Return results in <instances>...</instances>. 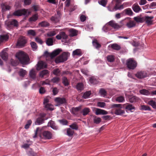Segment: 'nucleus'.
<instances>
[{"instance_id":"1","label":"nucleus","mask_w":156,"mask_h":156,"mask_svg":"<svg viewBox=\"0 0 156 156\" xmlns=\"http://www.w3.org/2000/svg\"><path fill=\"white\" fill-rule=\"evenodd\" d=\"M16 57L22 64L27 65L29 63V58L28 56L24 52L20 51L16 53Z\"/></svg>"},{"instance_id":"2","label":"nucleus","mask_w":156,"mask_h":156,"mask_svg":"<svg viewBox=\"0 0 156 156\" xmlns=\"http://www.w3.org/2000/svg\"><path fill=\"white\" fill-rule=\"evenodd\" d=\"M121 0H112V2L108 6V10L112 12L118 9H121L123 8V5H120Z\"/></svg>"},{"instance_id":"3","label":"nucleus","mask_w":156,"mask_h":156,"mask_svg":"<svg viewBox=\"0 0 156 156\" xmlns=\"http://www.w3.org/2000/svg\"><path fill=\"white\" fill-rule=\"evenodd\" d=\"M126 65L128 69L133 70L136 67L137 63L134 58H131L127 60Z\"/></svg>"},{"instance_id":"4","label":"nucleus","mask_w":156,"mask_h":156,"mask_svg":"<svg viewBox=\"0 0 156 156\" xmlns=\"http://www.w3.org/2000/svg\"><path fill=\"white\" fill-rule=\"evenodd\" d=\"M27 42V38L25 36H21L18 40L16 45L20 48H22L26 46Z\"/></svg>"},{"instance_id":"5","label":"nucleus","mask_w":156,"mask_h":156,"mask_svg":"<svg viewBox=\"0 0 156 156\" xmlns=\"http://www.w3.org/2000/svg\"><path fill=\"white\" fill-rule=\"evenodd\" d=\"M123 21L126 23V26L128 28H133L136 26V23L130 17H127Z\"/></svg>"},{"instance_id":"6","label":"nucleus","mask_w":156,"mask_h":156,"mask_svg":"<svg viewBox=\"0 0 156 156\" xmlns=\"http://www.w3.org/2000/svg\"><path fill=\"white\" fill-rule=\"evenodd\" d=\"M61 51L62 50L59 49L54 50L51 53L46 51L44 52V55L47 58L50 57L51 58H52L58 55Z\"/></svg>"},{"instance_id":"7","label":"nucleus","mask_w":156,"mask_h":156,"mask_svg":"<svg viewBox=\"0 0 156 156\" xmlns=\"http://www.w3.org/2000/svg\"><path fill=\"white\" fill-rule=\"evenodd\" d=\"M67 59L68 56L67 53L66 52H64L57 57L55 61L56 63L62 62L66 61L67 60Z\"/></svg>"},{"instance_id":"8","label":"nucleus","mask_w":156,"mask_h":156,"mask_svg":"<svg viewBox=\"0 0 156 156\" xmlns=\"http://www.w3.org/2000/svg\"><path fill=\"white\" fill-rule=\"evenodd\" d=\"M55 101L57 104V105H60L63 104H66L67 103V100L64 97H57L55 98Z\"/></svg>"},{"instance_id":"9","label":"nucleus","mask_w":156,"mask_h":156,"mask_svg":"<svg viewBox=\"0 0 156 156\" xmlns=\"http://www.w3.org/2000/svg\"><path fill=\"white\" fill-rule=\"evenodd\" d=\"M18 26V23L16 20H12L7 23V27L10 28H12L13 27H17Z\"/></svg>"},{"instance_id":"10","label":"nucleus","mask_w":156,"mask_h":156,"mask_svg":"<svg viewBox=\"0 0 156 156\" xmlns=\"http://www.w3.org/2000/svg\"><path fill=\"white\" fill-rule=\"evenodd\" d=\"M27 12V10L24 9L21 10H18L15 11L12 14L15 16H20L25 15Z\"/></svg>"},{"instance_id":"11","label":"nucleus","mask_w":156,"mask_h":156,"mask_svg":"<svg viewBox=\"0 0 156 156\" xmlns=\"http://www.w3.org/2000/svg\"><path fill=\"white\" fill-rule=\"evenodd\" d=\"M135 75L139 79H142L147 77V74L145 71H140L136 74Z\"/></svg>"},{"instance_id":"12","label":"nucleus","mask_w":156,"mask_h":156,"mask_svg":"<svg viewBox=\"0 0 156 156\" xmlns=\"http://www.w3.org/2000/svg\"><path fill=\"white\" fill-rule=\"evenodd\" d=\"M123 108H124L126 110L127 112H133V110H134L135 108L132 105L129 104L127 103L123 105Z\"/></svg>"},{"instance_id":"13","label":"nucleus","mask_w":156,"mask_h":156,"mask_svg":"<svg viewBox=\"0 0 156 156\" xmlns=\"http://www.w3.org/2000/svg\"><path fill=\"white\" fill-rule=\"evenodd\" d=\"M108 24L112 28L115 29H118L120 28L122 26V25H119L114 20H112L108 23Z\"/></svg>"},{"instance_id":"14","label":"nucleus","mask_w":156,"mask_h":156,"mask_svg":"<svg viewBox=\"0 0 156 156\" xmlns=\"http://www.w3.org/2000/svg\"><path fill=\"white\" fill-rule=\"evenodd\" d=\"M94 112L97 115H105L108 113V112L105 110L98 108H95Z\"/></svg>"},{"instance_id":"15","label":"nucleus","mask_w":156,"mask_h":156,"mask_svg":"<svg viewBox=\"0 0 156 156\" xmlns=\"http://www.w3.org/2000/svg\"><path fill=\"white\" fill-rule=\"evenodd\" d=\"M154 17L153 16H146L144 17V22L145 21L146 23L148 25H150L152 24Z\"/></svg>"},{"instance_id":"16","label":"nucleus","mask_w":156,"mask_h":156,"mask_svg":"<svg viewBox=\"0 0 156 156\" xmlns=\"http://www.w3.org/2000/svg\"><path fill=\"white\" fill-rule=\"evenodd\" d=\"M115 113L117 115H120L124 116H127L125 111L120 108H116L115 111Z\"/></svg>"},{"instance_id":"17","label":"nucleus","mask_w":156,"mask_h":156,"mask_svg":"<svg viewBox=\"0 0 156 156\" xmlns=\"http://www.w3.org/2000/svg\"><path fill=\"white\" fill-rule=\"evenodd\" d=\"M47 67V65L43 61L39 62L37 64V69L40 70L41 69L46 68Z\"/></svg>"},{"instance_id":"18","label":"nucleus","mask_w":156,"mask_h":156,"mask_svg":"<svg viewBox=\"0 0 156 156\" xmlns=\"http://www.w3.org/2000/svg\"><path fill=\"white\" fill-rule=\"evenodd\" d=\"M43 136L44 138L45 139H50L51 138L52 134L50 132L45 131L43 133Z\"/></svg>"},{"instance_id":"19","label":"nucleus","mask_w":156,"mask_h":156,"mask_svg":"<svg viewBox=\"0 0 156 156\" xmlns=\"http://www.w3.org/2000/svg\"><path fill=\"white\" fill-rule=\"evenodd\" d=\"M132 8L133 11L136 13H138L142 10L137 3H135L133 5Z\"/></svg>"},{"instance_id":"20","label":"nucleus","mask_w":156,"mask_h":156,"mask_svg":"<svg viewBox=\"0 0 156 156\" xmlns=\"http://www.w3.org/2000/svg\"><path fill=\"white\" fill-rule=\"evenodd\" d=\"M37 74L36 70L34 69H32L30 72L29 75L30 77L33 80L35 79Z\"/></svg>"},{"instance_id":"21","label":"nucleus","mask_w":156,"mask_h":156,"mask_svg":"<svg viewBox=\"0 0 156 156\" xmlns=\"http://www.w3.org/2000/svg\"><path fill=\"white\" fill-rule=\"evenodd\" d=\"M109 47H110L113 50L119 51L121 49V46L116 43H114L111 44L109 45Z\"/></svg>"},{"instance_id":"22","label":"nucleus","mask_w":156,"mask_h":156,"mask_svg":"<svg viewBox=\"0 0 156 156\" xmlns=\"http://www.w3.org/2000/svg\"><path fill=\"white\" fill-rule=\"evenodd\" d=\"M35 31L33 30H29L27 31V35L30 37H34L36 35Z\"/></svg>"},{"instance_id":"23","label":"nucleus","mask_w":156,"mask_h":156,"mask_svg":"<svg viewBox=\"0 0 156 156\" xmlns=\"http://www.w3.org/2000/svg\"><path fill=\"white\" fill-rule=\"evenodd\" d=\"M50 23L47 21H42L38 23L39 26L43 27H48L50 26Z\"/></svg>"},{"instance_id":"24","label":"nucleus","mask_w":156,"mask_h":156,"mask_svg":"<svg viewBox=\"0 0 156 156\" xmlns=\"http://www.w3.org/2000/svg\"><path fill=\"white\" fill-rule=\"evenodd\" d=\"M81 109V106L76 107H73L72 109V113L75 115L77 114Z\"/></svg>"},{"instance_id":"25","label":"nucleus","mask_w":156,"mask_h":156,"mask_svg":"<svg viewBox=\"0 0 156 156\" xmlns=\"http://www.w3.org/2000/svg\"><path fill=\"white\" fill-rule=\"evenodd\" d=\"M133 19L136 22L142 23L144 22V17H141L139 16L135 17Z\"/></svg>"},{"instance_id":"26","label":"nucleus","mask_w":156,"mask_h":156,"mask_svg":"<svg viewBox=\"0 0 156 156\" xmlns=\"http://www.w3.org/2000/svg\"><path fill=\"white\" fill-rule=\"evenodd\" d=\"M91 94V91H87L84 92L82 98L86 99L90 98V96Z\"/></svg>"},{"instance_id":"27","label":"nucleus","mask_w":156,"mask_h":156,"mask_svg":"<svg viewBox=\"0 0 156 156\" xmlns=\"http://www.w3.org/2000/svg\"><path fill=\"white\" fill-rule=\"evenodd\" d=\"M73 55H78V56H80L82 55L81 51L80 49H77L74 51L73 52Z\"/></svg>"},{"instance_id":"28","label":"nucleus","mask_w":156,"mask_h":156,"mask_svg":"<svg viewBox=\"0 0 156 156\" xmlns=\"http://www.w3.org/2000/svg\"><path fill=\"white\" fill-rule=\"evenodd\" d=\"M90 112V109L89 108H85L83 109L81 113L82 114L83 116H85L87 115Z\"/></svg>"},{"instance_id":"29","label":"nucleus","mask_w":156,"mask_h":156,"mask_svg":"<svg viewBox=\"0 0 156 156\" xmlns=\"http://www.w3.org/2000/svg\"><path fill=\"white\" fill-rule=\"evenodd\" d=\"M124 12L125 14L130 16H132L133 14L132 10L130 8L125 9L124 11Z\"/></svg>"},{"instance_id":"30","label":"nucleus","mask_w":156,"mask_h":156,"mask_svg":"<svg viewBox=\"0 0 156 156\" xmlns=\"http://www.w3.org/2000/svg\"><path fill=\"white\" fill-rule=\"evenodd\" d=\"M89 81L91 84L92 85L96 84L98 83V80L95 78L94 76H92L90 78Z\"/></svg>"},{"instance_id":"31","label":"nucleus","mask_w":156,"mask_h":156,"mask_svg":"<svg viewBox=\"0 0 156 156\" xmlns=\"http://www.w3.org/2000/svg\"><path fill=\"white\" fill-rule=\"evenodd\" d=\"M49 72L48 70H44L40 73V76L43 78L45 76H47Z\"/></svg>"},{"instance_id":"32","label":"nucleus","mask_w":156,"mask_h":156,"mask_svg":"<svg viewBox=\"0 0 156 156\" xmlns=\"http://www.w3.org/2000/svg\"><path fill=\"white\" fill-rule=\"evenodd\" d=\"M76 88L78 91H81L84 89V85L82 83H79L76 85Z\"/></svg>"},{"instance_id":"33","label":"nucleus","mask_w":156,"mask_h":156,"mask_svg":"<svg viewBox=\"0 0 156 156\" xmlns=\"http://www.w3.org/2000/svg\"><path fill=\"white\" fill-rule=\"evenodd\" d=\"M1 56L3 60H6L8 58V54L6 52L3 51L1 53Z\"/></svg>"},{"instance_id":"34","label":"nucleus","mask_w":156,"mask_h":156,"mask_svg":"<svg viewBox=\"0 0 156 156\" xmlns=\"http://www.w3.org/2000/svg\"><path fill=\"white\" fill-rule=\"evenodd\" d=\"M45 119L43 118H37L35 122L36 125H40L44 122Z\"/></svg>"},{"instance_id":"35","label":"nucleus","mask_w":156,"mask_h":156,"mask_svg":"<svg viewBox=\"0 0 156 156\" xmlns=\"http://www.w3.org/2000/svg\"><path fill=\"white\" fill-rule=\"evenodd\" d=\"M92 44L93 46L97 49L100 48L101 46V44L99 43L96 39H94L93 41Z\"/></svg>"},{"instance_id":"36","label":"nucleus","mask_w":156,"mask_h":156,"mask_svg":"<svg viewBox=\"0 0 156 156\" xmlns=\"http://www.w3.org/2000/svg\"><path fill=\"white\" fill-rule=\"evenodd\" d=\"M140 92L141 94L145 95H151V93L148 90L145 89L140 90Z\"/></svg>"},{"instance_id":"37","label":"nucleus","mask_w":156,"mask_h":156,"mask_svg":"<svg viewBox=\"0 0 156 156\" xmlns=\"http://www.w3.org/2000/svg\"><path fill=\"white\" fill-rule=\"evenodd\" d=\"M46 106H45V105L44 106V108L47 110L52 111L54 109V106L52 104L49 103Z\"/></svg>"},{"instance_id":"38","label":"nucleus","mask_w":156,"mask_h":156,"mask_svg":"<svg viewBox=\"0 0 156 156\" xmlns=\"http://www.w3.org/2000/svg\"><path fill=\"white\" fill-rule=\"evenodd\" d=\"M27 73L26 70L23 69H20L19 72V75L23 77H24L25 75L27 74Z\"/></svg>"},{"instance_id":"39","label":"nucleus","mask_w":156,"mask_h":156,"mask_svg":"<svg viewBox=\"0 0 156 156\" xmlns=\"http://www.w3.org/2000/svg\"><path fill=\"white\" fill-rule=\"evenodd\" d=\"M77 31L74 29H71L69 30V35L73 37L77 35Z\"/></svg>"},{"instance_id":"40","label":"nucleus","mask_w":156,"mask_h":156,"mask_svg":"<svg viewBox=\"0 0 156 156\" xmlns=\"http://www.w3.org/2000/svg\"><path fill=\"white\" fill-rule=\"evenodd\" d=\"M138 100V98L135 96H130L129 98V101L131 103H133L136 102Z\"/></svg>"},{"instance_id":"41","label":"nucleus","mask_w":156,"mask_h":156,"mask_svg":"<svg viewBox=\"0 0 156 156\" xmlns=\"http://www.w3.org/2000/svg\"><path fill=\"white\" fill-rule=\"evenodd\" d=\"M53 41L52 38H47L46 41V44L48 46H51L53 45Z\"/></svg>"},{"instance_id":"42","label":"nucleus","mask_w":156,"mask_h":156,"mask_svg":"<svg viewBox=\"0 0 156 156\" xmlns=\"http://www.w3.org/2000/svg\"><path fill=\"white\" fill-rule=\"evenodd\" d=\"M60 80L59 77H55L52 78L49 81V83L52 82L54 83H57L59 82Z\"/></svg>"},{"instance_id":"43","label":"nucleus","mask_w":156,"mask_h":156,"mask_svg":"<svg viewBox=\"0 0 156 156\" xmlns=\"http://www.w3.org/2000/svg\"><path fill=\"white\" fill-rule=\"evenodd\" d=\"M9 39V37L7 35H0V41L2 42L3 41H7Z\"/></svg>"},{"instance_id":"44","label":"nucleus","mask_w":156,"mask_h":156,"mask_svg":"<svg viewBox=\"0 0 156 156\" xmlns=\"http://www.w3.org/2000/svg\"><path fill=\"white\" fill-rule=\"evenodd\" d=\"M51 20L54 23H56L59 20V17L57 16H52L51 18Z\"/></svg>"},{"instance_id":"45","label":"nucleus","mask_w":156,"mask_h":156,"mask_svg":"<svg viewBox=\"0 0 156 156\" xmlns=\"http://www.w3.org/2000/svg\"><path fill=\"white\" fill-rule=\"evenodd\" d=\"M148 104L151 105L154 108L156 109V103L153 100H151L149 101Z\"/></svg>"},{"instance_id":"46","label":"nucleus","mask_w":156,"mask_h":156,"mask_svg":"<svg viewBox=\"0 0 156 156\" xmlns=\"http://www.w3.org/2000/svg\"><path fill=\"white\" fill-rule=\"evenodd\" d=\"M107 59L108 61L110 62H113L115 60V58L113 55H111L107 56Z\"/></svg>"},{"instance_id":"47","label":"nucleus","mask_w":156,"mask_h":156,"mask_svg":"<svg viewBox=\"0 0 156 156\" xmlns=\"http://www.w3.org/2000/svg\"><path fill=\"white\" fill-rule=\"evenodd\" d=\"M38 18V16L37 14H35L33 15L32 17L30 18L29 20L30 21H36Z\"/></svg>"},{"instance_id":"48","label":"nucleus","mask_w":156,"mask_h":156,"mask_svg":"<svg viewBox=\"0 0 156 156\" xmlns=\"http://www.w3.org/2000/svg\"><path fill=\"white\" fill-rule=\"evenodd\" d=\"M74 133V131L70 128H68L67 130V135L69 136H72Z\"/></svg>"},{"instance_id":"49","label":"nucleus","mask_w":156,"mask_h":156,"mask_svg":"<svg viewBox=\"0 0 156 156\" xmlns=\"http://www.w3.org/2000/svg\"><path fill=\"white\" fill-rule=\"evenodd\" d=\"M48 125L53 129L56 130L57 129V127L55 125L53 121H49L48 123Z\"/></svg>"},{"instance_id":"50","label":"nucleus","mask_w":156,"mask_h":156,"mask_svg":"<svg viewBox=\"0 0 156 156\" xmlns=\"http://www.w3.org/2000/svg\"><path fill=\"white\" fill-rule=\"evenodd\" d=\"M62 83L65 86H67L69 84L68 80L66 77L62 78Z\"/></svg>"},{"instance_id":"51","label":"nucleus","mask_w":156,"mask_h":156,"mask_svg":"<svg viewBox=\"0 0 156 156\" xmlns=\"http://www.w3.org/2000/svg\"><path fill=\"white\" fill-rule=\"evenodd\" d=\"M49 98L50 97H47L44 99L43 103L44 106L45 105V106H46L47 105H48L47 104L49 103Z\"/></svg>"},{"instance_id":"52","label":"nucleus","mask_w":156,"mask_h":156,"mask_svg":"<svg viewBox=\"0 0 156 156\" xmlns=\"http://www.w3.org/2000/svg\"><path fill=\"white\" fill-rule=\"evenodd\" d=\"M141 109L143 110H151V108L148 106L145 105H143L141 106Z\"/></svg>"},{"instance_id":"53","label":"nucleus","mask_w":156,"mask_h":156,"mask_svg":"<svg viewBox=\"0 0 156 156\" xmlns=\"http://www.w3.org/2000/svg\"><path fill=\"white\" fill-rule=\"evenodd\" d=\"M99 93L102 96L104 97L106 96L107 94L106 91L103 89H101L100 90Z\"/></svg>"},{"instance_id":"54","label":"nucleus","mask_w":156,"mask_h":156,"mask_svg":"<svg viewBox=\"0 0 156 156\" xmlns=\"http://www.w3.org/2000/svg\"><path fill=\"white\" fill-rule=\"evenodd\" d=\"M11 65L13 66H16L19 64V62L17 60L12 59L11 60Z\"/></svg>"},{"instance_id":"55","label":"nucleus","mask_w":156,"mask_h":156,"mask_svg":"<svg viewBox=\"0 0 156 156\" xmlns=\"http://www.w3.org/2000/svg\"><path fill=\"white\" fill-rule=\"evenodd\" d=\"M116 100L119 102H122L124 100V98L123 96H120L116 98Z\"/></svg>"},{"instance_id":"56","label":"nucleus","mask_w":156,"mask_h":156,"mask_svg":"<svg viewBox=\"0 0 156 156\" xmlns=\"http://www.w3.org/2000/svg\"><path fill=\"white\" fill-rule=\"evenodd\" d=\"M108 0H101L99 2V4L103 6H105L107 3Z\"/></svg>"},{"instance_id":"57","label":"nucleus","mask_w":156,"mask_h":156,"mask_svg":"<svg viewBox=\"0 0 156 156\" xmlns=\"http://www.w3.org/2000/svg\"><path fill=\"white\" fill-rule=\"evenodd\" d=\"M93 120L94 123L97 124H99L101 121L100 118H94Z\"/></svg>"},{"instance_id":"58","label":"nucleus","mask_w":156,"mask_h":156,"mask_svg":"<svg viewBox=\"0 0 156 156\" xmlns=\"http://www.w3.org/2000/svg\"><path fill=\"white\" fill-rule=\"evenodd\" d=\"M61 37L63 39H66L68 38V36L64 32H60Z\"/></svg>"},{"instance_id":"59","label":"nucleus","mask_w":156,"mask_h":156,"mask_svg":"<svg viewBox=\"0 0 156 156\" xmlns=\"http://www.w3.org/2000/svg\"><path fill=\"white\" fill-rule=\"evenodd\" d=\"M105 105V103L104 102H98L97 103V106L101 108L104 107Z\"/></svg>"},{"instance_id":"60","label":"nucleus","mask_w":156,"mask_h":156,"mask_svg":"<svg viewBox=\"0 0 156 156\" xmlns=\"http://www.w3.org/2000/svg\"><path fill=\"white\" fill-rule=\"evenodd\" d=\"M60 70L58 69H56L53 70V74L56 76H59L60 73Z\"/></svg>"},{"instance_id":"61","label":"nucleus","mask_w":156,"mask_h":156,"mask_svg":"<svg viewBox=\"0 0 156 156\" xmlns=\"http://www.w3.org/2000/svg\"><path fill=\"white\" fill-rule=\"evenodd\" d=\"M69 126L73 129L77 130L78 129V126L75 123L72 124Z\"/></svg>"},{"instance_id":"62","label":"nucleus","mask_w":156,"mask_h":156,"mask_svg":"<svg viewBox=\"0 0 156 156\" xmlns=\"http://www.w3.org/2000/svg\"><path fill=\"white\" fill-rule=\"evenodd\" d=\"M32 123V121L30 120H29L27 121V124L25 125V128L26 129H28L29 128L30 126Z\"/></svg>"},{"instance_id":"63","label":"nucleus","mask_w":156,"mask_h":156,"mask_svg":"<svg viewBox=\"0 0 156 156\" xmlns=\"http://www.w3.org/2000/svg\"><path fill=\"white\" fill-rule=\"evenodd\" d=\"M30 44L32 48L34 50H36L37 48V44L35 42H31L30 43Z\"/></svg>"},{"instance_id":"64","label":"nucleus","mask_w":156,"mask_h":156,"mask_svg":"<svg viewBox=\"0 0 156 156\" xmlns=\"http://www.w3.org/2000/svg\"><path fill=\"white\" fill-rule=\"evenodd\" d=\"M56 34V33L55 31H51L48 32L47 34V36L48 37H52L54 36Z\"/></svg>"}]
</instances>
